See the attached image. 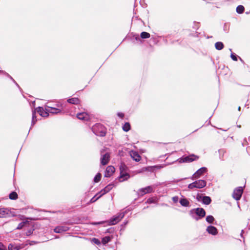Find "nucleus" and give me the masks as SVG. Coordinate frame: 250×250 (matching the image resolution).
<instances>
[{
	"label": "nucleus",
	"instance_id": "1",
	"mask_svg": "<svg viewBox=\"0 0 250 250\" xmlns=\"http://www.w3.org/2000/svg\"><path fill=\"white\" fill-rule=\"evenodd\" d=\"M206 181L203 180H199L190 184L188 186V188L193 189L194 188H202L206 186Z\"/></svg>",
	"mask_w": 250,
	"mask_h": 250
},
{
	"label": "nucleus",
	"instance_id": "2",
	"mask_svg": "<svg viewBox=\"0 0 250 250\" xmlns=\"http://www.w3.org/2000/svg\"><path fill=\"white\" fill-rule=\"evenodd\" d=\"M124 217V214L123 213H119L110 219L109 224L110 225H114L117 224Z\"/></svg>",
	"mask_w": 250,
	"mask_h": 250
},
{
	"label": "nucleus",
	"instance_id": "3",
	"mask_svg": "<svg viewBox=\"0 0 250 250\" xmlns=\"http://www.w3.org/2000/svg\"><path fill=\"white\" fill-rule=\"evenodd\" d=\"M243 192V188L241 187L236 188L232 193V197L236 200H239L241 198Z\"/></svg>",
	"mask_w": 250,
	"mask_h": 250
},
{
	"label": "nucleus",
	"instance_id": "4",
	"mask_svg": "<svg viewBox=\"0 0 250 250\" xmlns=\"http://www.w3.org/2000/svg\"><path fill=\"white\" fill-rule=\"evenodd\" d=\"M207 171V168L205 167H201L194 174L192 175V179H196L200 177L204 173Z\"/></svg>",
	"mask_w": 250,
	"mask_h": 250
},
{
	"label": "nucleus",
	"instance_id": "5",
	"mask_svg": "<svg viewBox=\"0 0 250 250\" xmlns=\"http://www.w3.org/2000/svg\"><path fill=\"white\" fill-rule=\"evenodd\" d=\"M199 159V156L194 154H191L189 156L185 157L182 159L183 162L189 163L195 161Z\"/></svg>",
	"mask_w": 250,
	"mask_h": 250
},
{
	"label": "nucleus",
	"instance_id": "6",
	"mask_svg": "<svg viewBox=\"0 0 250 250\" xmlns=\"http://www.w3.org/2000/svg\"><path fill=\"white\" fill-rule=\"evenodd\" d=\"M110 154L108 152L103 155L101 158V164L103 166L107 165L110 161Z\"/></svg>",
	"mask_w": 250,
	"mask_h": 250
},
{
	"label": "nucleus",
	"instance_id": "7",
	"mask_svg": "<svg viewBox=\"0 0 250 250\" xmlns=\"http://www.w3.org/2000/svg\"><path fill=\"white\" fill-rule=\"evenodd\" d=\"M115 168L112 166H108L105 170L104 177H110L115 172Z\"/></svg>",
	"mask_w": 250,
	"mask_h": 250
},
{
	"label": "nucleus",
	"instance_id": "8",
	"mask_svg": "<svg viewBox=\"0 0 250 250\" xmlns=\"http://www.w3.org/2000/svg\"><path fill=\"white\" fill-rule=\"evenodd\" d=\"M153 191V188L151 186H148L139 190V193L143 196L146 193H151Z\"/></svg>",
	"mask_w": 250,
	"mask_h": 250
},
{
	"label": "nucleus",
	"instance_id": "9",
	"mask_svg": "<svg viewBox=\"0 0 250 250\" xmlns=\"http://www.w3.org/2000/svg\"><path fill=\"white\" fill-rule=\"evenodd\" d=\"M193 210L194 211L196 214L200 218H203L206 215V211L203 208H198L193 209Z\"/></svg>",
	"mask_w": 250,
	"mask_h": 250
},
{
	"label": "nucleus",
	"instance_id": "10",
	"mask_svg": "<svg viewBox=\"0 0 250 250\" xmlns=\"http://www.w3.org/2000/svg\"><path fill=\"white\" fill-rule=\"evenodd\" d=\"M130 155L131 157L136 162H139L141 160V156L139 153L135 151H131L130 152Z\"/></svg>",
	"mask_w": 250,
	"mask_h": 250
},
{
	"label": "nucleus",
	"instance_id": "11",
	"mask_svg": "<svg viewBox=\"0 0 250 250\" xmlns=\"http://www.w3.org/2000/svg\"><path fill=\"white\" fill-rule=\"evenodd\" d=\"M37 112L42 116L46 117L49 116V113L48 111H44L43 108L42 107H39L37 109Z\"/></svg>",
	"mask_w": 250,
	"mask_h": 250
},
{
	"label": "nucleus",
	"instance_id": "12",
	"mask_svg": "<svg viewBox=\"0 0 250 250\" xmlns=\"http://www.w3.org/2000/svg\"><path fill=\"white\" fill-rule=\"evenodd\" d=\"M68 229V228L67 227L58 226L54 229V231L56 233H62L64 231H66Z\"/></svg>",
	"mask_w": 250,
	"mask_h": 250
},
{
	"label": "nucleus",
	"instance_id": "13",
	"mask_svg": "<svg viewBox=\"0 0 250 250\" xmlns=\"http://www.w3.org/2000/svg\"><path fill=\"white\" fill-rule=\"evenodd\" d=\"M207 231L208 233L214 235H216L218 233L217 229L212 226H208L207 229Z\"/></svg>",
	"mask_w": 250,
	"mask_h": 250
},
{
	"label": "nucleus",
	"instance_id": "14",
	"mask_svg": "<svg viewBox=\"0 0 250 250\" xmlns=\"http://www.w3.org/2000/svg\"><path fill=\"white\" fill-rule=\"evenodd\" d=\"M77 117L81 120L87 121L88 120V116L85 112L78 113Z\"/></svg>",
	"mask_w": 250,
	"mask_h": 250
},
{
	"label": "nucleus",
	"instance_id": "15",
	"mask_svg": "<svg viewBox=\"0 0 250 250\" xmlns=\"http://www.w3.org/2000/svg\"><path fill=\"white\" fill-rule=\"evenodd\" d=\"M113 188V185L109 184L106 186L104 189L101 190L100 193H101V196H103V195L106 194L108 192Z\"/></svg>",
	"mask_w": 250,
	"mask_h": 250
},
{
	"label": "nucleus",
	"instance_id": "16",
	"mask_svg": "<svg viewBox=\"0 0 250 250\" xmlns=\"http://www.w3.org/2000/svg\"><path fill=\"white\" fill-rule=\"evenodd\" d=\"M48 112L51 114H58L61 112V110L58 108L48 106L46 109Z\"/></svg>",
	"mask_w": 250,
	"mask_h": 250
},
{
	"label": "nucleus",
	"instance_id": "17",
	"mask_svg": "<svg viewBox=\"0 0 250 250\" xmlns=\"http://www.w3.org/2000/svg\"><path fill=\"white\" fill-rule=\"evenodd\" d=\"M9 215V210L6 208H0V218L6 217Z\"/></svg>",
	"mask_w": 250,
	"mask_h": 250
},
{
	"label": "nucleus",
	"instance_id": "18",
	"mask_svg": "<svg viewBox=\"0 0 250 250\" xmlns=\"http://www.w3.org/2000/svg\"><path fill=\"white\" fill-rule=\"evenodd\" d=\"M130 177L129 175L126 172L120 173V177H119L120 182H123L126 180Z\"/></svg>",
	"mask_w": 250,
	"mask_h": 250
},
{
	"label": "nucleus",
	"instance_id": "19",
	"mask_svg": "<svg viewBox=\"0 0 250 250\" xmlns=\"http://www.w3.org/2000/svg\"><path fill=\"white\" fill-rule=\"evenodd\" d=\"M68 103L73 104H79L80 103V100L78 98H72L67 100Z\"/></svg>",
	"mask_w": 250,
	"mask_h": 250
},
{
	"label": "nucleus",
	"instance_id": "20",
	"mask_svg": "<svg viewBox=\"0 0 250 250\" xmlns=\"http://www.w3.org/2000/svg\"><path fill=\"white\" fill-rule=\"evenodd\" d=\"M180 203L184 207H188L189 205V202L186 198L181 199L180 200Z\"/></svg>",
	"mask_w": 250,
	"mask_h": 250
},
{
	"label": "nucleus",
	"instance_id": "21",
	"mask_svg": "<svg viewBox=\"0 0 250 250\" xmlns=\"http://www.w3.org/2000/svg\"><path fill=\"white\" fill-rule=\"evenodd\" d=\"M211 201V198L209 196H203L202 198V202L205 205H209Z\"/></svg>",
	"mask_w": 250,
	"mask_h": 250
},
{
	"label": "nucleus",
	"instance_id": "22",
	"mask_svg": "<svg viewBox=\"0 0 250 250\" xmlns=\"http://www.w3.org/2000/svg\"><path fill=\"white\" fill-rule=\"evenodd\" d=\"M215 48L217 50H220L224 47V44L222 42H217L215 43Z\"/></svg>",
	"mask_w": 250,
	"mask_h": 250
},
{
	"label": "nucleus",
	"instance_id": "23",
	"mask_svg": "<svg viewBox=\"0 0 250 250\" xmlns=\"http://www.w3.org/2000/svg\"><path fill=\"white\" fill-rule=\"evenodd\" d=\"M9 197L11 200H16L18 199V195L16 192L13 191L9 194Z\"/></svg>",
	"mask_w": 250,
	"mask_h": 250
},
{
	"label": "nucleus",
	"instance_id": "24",
	"mask_svg": "<svg viewBox=\"0 0 250 250\" xmlns=\"http://www.w3.org/2000/svg\"><path fill=\"white\" fill-rule=\"evenodd\" d=\"M119 168H120V173L126 172L127 167L124 163H122L120 166Z\"/></svg>",
	"mask_w": 250,
	"mask_h": 250
},
{
	"label": "nucleus",
	"instance_id": "25",
	"mask_svg": "<svg viewBox=\"0 0 250 250\" xmlns=\"http://www.w3.org/2000/svg\"><path fill=\"white\" fill-rule=\"evenodd\" d=\"M123 129L125 132L128 131L130 129V124L128 122L125 123L123 126Z\"/></svg>",
	"mask_w": 250,
	"mask_h": 250
},
{
	"label": "nucleus",
	"instance_id": "26",
	"mask_svg": "<svg viewBox=\"0 0 250 250\" xmlns=\"http://www.w3.org/2000/svg\"><path fill=\"white\" fill-rule=\"evenodd\" d=\"M111 238L110 236H105L102 238V243L103 244L105 245L110 242Z\"/></svg>",
	"mask_w": 250,
	"mask_h": 250
},
{
	"label": "nucleus",
	"instance_id": "27",
	"mask_svg": "<svg viewBox=\"0 0 250 250\" xmlns=\"http://www.w3.org/2000/svg\"><path fill=\"white\" fill-rule=\"evenodd\" d=\"M245 10V8L243 5H240L236 7V12L239 14H242Z\"/></svg>",
	"mask_w": 250,
	"mask_h": 250
},
{
	"label": "nucleus",
	"instance_id": "28",
	"mask_svg": "<svg viewBox=\"0 0 250 250\" xmlns=\"http://www.w3.org/2000/svg\"><path fill=\"white\" fill-rule=\"evenodd\" d=\"M140 37L142 39H147L150 37V35L147 32H143L141 33Z\"/></svg>",
	"mask_w": 250,
	"mask_h": 250
},
{
	"label": "nucleus",
	"instance_id": "29",
	"mask_svg": "<svg viewBox=\"0 0 250 250\" xmlns=\"http://www.w3.org/2000/svg\"><path fill=\"white\" fill-rule=\"evenodd\" d=\"M8 250H19V247L14 244H10L8 245Z\"/></svg>",
	"mask_w": 250,
	"mask_h": 250
},
{
	"label": "nucleus",
	"instance_id": "30",
	"mask_svg": "<svg viewBox=\"0 0 250 250\" xmlns=\"http://www.w3.org/2000/svg\"><path fill=\"white\" fill-rule=\"evenodd\" d=\"M101 177H102L101 174L100 173H97V175L94 177V182H95V183L99 182L101 180Z\"/></svg>",
	"mask_w": 250,
	"mask_h": 250
},
{
	"label": "nucleus",
	"instance_id": "31",
	"mask_svg": "<svg viewBox=\"0 0 250 250\" xmlns=\"http://www.w3.org/2000/svg\"><path fill=\"white\" fill-rule=\"evenodd\" d=\"M214 220V217L211 215L207 216L206 217V221L209 223H212Z\"/></svg>",
	"mask_w": 250,
	"mask_h": 250
},
{
	"label": "nucleus",
	"instance_id": "32",
	"mask_svg": "<svg viewBox=\"0 0 250 250\" xmlns=\"http://www.w3.org/2000/svg\"><path fill=\"white\" fill-rule=\"evenodd\" d=\"M27 223H28V221H25V222H23L20 223L18 225V226L17 228V229H21Z\"/></svg>",
	"mask_w": 250,
	"mask_h": 250
},
{
	"label": "nucleus",
	"instance_id": "33",
	"mask_svg": "<svg viewBox=\"0 0 250 250\" xmlns=\"http://www.w3.org/2000/svg\"><path fill=\"white\" fill-rule=\"evenodd\" d=\"M92 242L93 243H94V244H97L98 245H99L101 244L100 240L96 238H92Z\"/></svg>",
	"mask_w": 250,
	"mask_h": 250
},
{
	"label": "nucleus",
	"instance_id": "34",
	"mask_svg": "<svg viewBox=\"0 0 250 250\" xmlns=\"http://www.w3.org/2000/svg\"><path fill=\"white\" fill-rule=\"evenodd\" d=\"M96 195L94 196L90 200V203H92L96 201L99 198H100L101 196L100 195L98 197L96 198Z\"/></svg>",
	"mask_w": 250,
	"mask_h": 250
},
{
	"label": "nucleus",
	"instance_id": "35",
	"mask_svg": "<svg viewBox=\"0 0 250 250\" xmlns=\"http://www.w3.org/2000/svg\"><path fill=\"white\" fill-rule=\"evenodd\" d=\"M153 167H154V169H160L162 168H164L165 167V165H156V166H154Z\"/></svg>",
	"mask_w": 250,
	"mask_h": 250
},
{
	"label": "nucleus",
	"instance_id": "36",
	"mask_svg": "<svg viewBox=\"0 0 250 250\" xmlns=\"http://www.w3.org/2000/svg\"><path fill=\"white\" fill-rule=\"evenodd\" d=\"M146 170L147 171H151V172H153L155 170L153 166H150V167H146Z\"/></svg>",
	"mask_w": 250,
	"mask_h": 250
},
{
	"label": "nucleus",
	"instance_id": "37",
	"mask_svg": "<svg viewBox=\"0 0 250 250\" xmlns=\"http://www.w3.org/2000/svg\"><path fill=\"white\" fill-rule=\"evenodd\" d=\"M230 57H231V58L234 61H237V56L233 54H231V55H230Z\"/></svg>",
	"mask_w": 250,
	"mask_h": 250
},
{
	"label": "nucleus",
	"instance_id": "38",
	"mask_svg": "<svg viewBox=\"0 0 250 250\" xmlns=\"http://www.w3.org/2000/svg\"><path fill=\"white\" fill-rule=\"evenodd\" d=\"M0 250H6V247L1 243H0Z\"/></svg>",
	"mask_w": 250,
	"mask_h": 250
},
{
	"label": "nucleus",
	"instance_id": "39",
	"mask_svg": "<svg viewBox=\"0 0 250 250\" xmlns=\"http://www.w3.org/2000/svg\"><path fill=\"white\" fill-rule=\"evenodd\" d=\"M172 199L174 203H177L178 201L179 198L178 196H174L172 197Z\"/></svg>",
	"mask_w": 250,
	"mask_h": 250
},
{
	"label": "nucleus",
	"instance_id": "40",
	"mask_svg": "<svg viewBox=\"0 0 250 250\" xmlns=\"http://www.w3.org/2000/svg\"><path fill=\"white\" fill-rule=\"evenodd\" d=\"M118 116L121 118H123L124 117V114L122 112H119L118 113Z\"/></svg>",
	"mask_w": 250,
	"mask_h": 250
},
{
	"label": "nucleus",
	"instance_id": "41",
	"mask_svg": "<svg viewBox=\"0 0 250 250\" xmlns=\"http://www.w3.org/2000/svg\"><path fill=\"white\" fill-rule=\"evenodd\" d=\"M35 114H36V112L35 111H34L33 112V114H32V118H33V122L34 123V118H35Z\"/></svg>",
	"mask_w": 250,
	"mask_h": 250
},
{
	"label": "nucleus",
	"instance_id": "42",
	"mask_svg": "<svg viewBox=\"0 0 250 250\" xmlns=\"http://www.w3.org/2000/svg\"><path fill=\"white\" fill-rule=\"evenodd\" d=\"M202 198L201 196L198 195L197 196V199L199 201L200 199Z\"/></svg>",
	"mask_w": 250,
	"mask_h": 250
},
{
	"label": "nucleus",
	"instance_id": "43",
	"mask_svg": "<svg viewBox=\"0 0 250 250\" xmlns=\"http://www.w3.org/2000/svg\"><path fill=\"white\" fill-rule=\"evenodd\" d=\"M147 202H148V203H152V201H151V200L150 199H148L147 200Z\"/></svg>",
	"mask_w": 250,
	"mask_h": 250
},
{
	"label": "nucleus",
	"instance_id": "44",
	"mask_svg": "<svg viewBox=\"0 0 250 250\" xmlns=\"http://www.w3.org/2000/svg\"><path fill=\"white\" fill-rule=\"evenodd\" d=\"M240 109H241V107L239 106V107H238V110H239V111H240Z\"/></svg>",
	"mask_w": 250,
	"mask_h": 250
}]
</instances>
